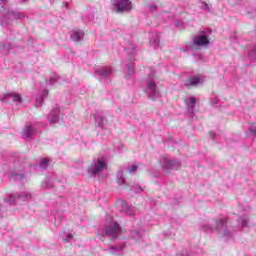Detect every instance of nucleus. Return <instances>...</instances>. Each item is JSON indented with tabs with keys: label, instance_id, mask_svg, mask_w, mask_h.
I'll return each instance as SVG.
<instances>
[{
	"label": "nucleus",
	"instance_id": "obj_1",
	"mask_svg": "<svg viewBox=\"0 0 256 256\" xmlns=\"http://www.w3.org/2000/svg\"><path fill=\"white\" fill-rule=\"evenodd\" d=\"M227 223L228 218L224 216L218 219H212L210 224L202 225L201 229L205 233H213V231H216L220 237L231 239L233 237V231H231V227H229Z\"/></svg>",
	"mask_w": 256,
	"mask_h": 256
},
{
	"label": "nucleus",
	"instance_id": "obj_2",
	"mask_svg": "<svg viewBox=\"0 0 256 256\" xmlns=\"http://www.w3.org/2000/svg\"><path fill=\"white\" fill-rule=\"evenodd\" d=\"M146 94L148 95L149 99L152 101H156L161 96L159 89L157 88V80L155 79V71H151L146 79Z\"/></svg>",
	"mask_w": 256,
	"mask_h": 256
},
{
	"label": "nucleus",
	"instance_id": "obj_3",
	"mask_svg": "<svg viewBox=\"0 0 256 256\" xmlns=\"http://www.w3.org/2000/svg\"><path fill=\"white\" fill-rule=\"evenodd\" d=\"M121 235V226L115 221H111L109 224H106L101 231L102 237H107L110 241H115L119 239Z\"/></svg>",
	"mask_w": 256,
	"mask_h": 256
},
{
	"label": "nucleus",
	"instance_id": "obj_4",
	"mask_svg": "<svg viewBox=\"0 0 256 256\" xmlns=\"http://www.w3.org/2000/svg\"><path fill=\"white\" fill-rule=\"evenodd\" d=\"M209 45V38L207 35L202 34L193 39L192 44H187L185 48H180L181 51L187 53V51H197L199 47H207Z\"/></svg>",
	"mask_w": 256,
	"mask_h": 256
},
{
	"label": "nucleus",
	"instance_id": "obj_5",
	"mask_svg": "<svg viewBox=\"0 0 256 256\" xmlns=\"http://www.w3.org/2000/svg\"><path fill=\"white\" fill-rule=\"evenodd\" d=\"M160 165L164 173H171L172 171H177L181 167V162L178 160H173L168 157H162L160 159Z\"/></svg>",
	"mask_w": 256,
	"mask_h": 256
},
{
	"label": "nucleus",
	"instance_id": "obj_6",
	"mask_svg": "<svg viewBox=\"0 0 256 256\" xmlns=\"http://www.w3.org/2000/svg\"><path fill=\"white\" fill-rule=\"evenodd\" d=\"M12 17L13 19L16 20H21V19H25V17H27V14H25V12H21V11H15V10H10L7 12L6 16H4L1 20V25H11V23H13V20L10 18Z\"/></svg>",
	"mask_w": 256,
	"mask_h": 256
},
{
	"label": "nucleus",
	"instance_id": "obj_7",
	"mask_svg": "<svg viewBox=\"0 0 256 256\" xmlns=\"http://www.w3.org/2000/svg\"><path fill=\"white\" fill-rule=\"evenodd\" d=\"M32 197L33 195H31L30 192H21L16 196H8V198L5 199V203H8L9 205H15V203H21V201H29L32 199Z\"/></svg>",
	"mask_w": 256,
	"mask_h": 256
},
{
	"label": "nucleus",
	"instance_id": "obj_8",
	"mask_svg": "<svg viewBox=\"0 0 256 256\" xmlns=\"http://www.w3.org/2000/svg\"><path fill=\"white\" fill-rule=\"evenodd\" d=\"M112 5L117 13H125L132 9L130 0H112Z\"/></svg>",
	"mask_w": 256,
	"mask_h": 256
},
{
	"label": "nucleus",
	"instance_id": "obj_9",
	"mask_svg": "<svg viewBox=\"0 0 256 256\" xmlns=\"http://www.w3.org/2000/svg\"><path fill=\"white\" fill-rule=\"evenodd\" d=\"M0 101H2L3 103H14L15 105H21L23 99L21 98L20 94L10 92L0 97Z\"/></svg>",
	"mask_w": 256,
	"mask_h": 256
},
{
	"label": "nucleus",
	"instance_id": "obj_10",
	"mask_svg": "<svg viewBox=\"0 0 256 256\" xmlns=\"http://www.w3.org/2000/svg\"><path fill=\"white\" fill-rule=\"evenodd\" d=\"M107 169V163L103 160H98L97 162L92 163L91 167L88 168L89 175H99L101 171Z\"/></svg>",
	"mask_w": 256,
	"mask_h": 256
},
{
	"label": "nucleus",
	"instance_id": "obj_11",
	"mask_svg": "<svg viewBox=\"0 0 256 256\" xmlns=\"http://www.w3.org/2000/svg\"><path fill=\"white\" fill-rule=\"evenodd\" d=\"M95 75L100 79H109L113 75V70L109 67H98L95 70Z\"/></svg>",
	"mask_w": 256,
	"mask_h": 256
},
{
	"label": "nucleus",
	"instance_id": "obj_12",
	"mask_svg": "<svg viewBox=\"0 0 256 256\" xmlns=\"http://www.w3.org/2000/svg\"><path fill=\"white\" fill-rule=\"evenodd\" d=\"M203 82H204L203 77L191 76L185 81L184 85L185 87H189V88L199 87V85H203Z\"/></svg>",
	"mask_w": 256,
	"mask_h": 256
},
{
	"label": "nucleus",
	"instance_id": "obj_13",
	"mask_svg": "<svg viewBox=\"0 0 256 256\" xmlns=\"http://www.w3.org/2000/svg\"><path fill=\"white\" fill-rule=\"evenodd\" d=\"M36 133H37V130L33 128V126L31 125V122H28L24 127V130L22 132V137L24 139H31V137H33V135H35Z\"/></svg>",
	"mask_w": 256,
	"mask_h": 256
},
{
	"label": "nucleus",
	"instance_id": "obj_14",
	"mask_svg": "<svg viewBox=\"0 0 256 256\" xmlns=\"http://www.w3.org/2000/svg\"><path fill=\"white\" fill-rule=\"evenodd\" d=\"M185 103L189 115L193 117V115H195V104L197 103V99L195 97H188L185 99Z\"/></svg>",
	"mask_w": 256,
	"mask_h": 256
},
{
	"label": "nucleus",
	"instance_id": "obj_15",
	"mask_svg": "<svg viewBox=\"0 0 256 256\" xmlns=\"http://www.w3.org/2000/svg\"><path fill=\"white\" fill-rule=\"evenodd\" d=\"M83 37H85V32L80 29H75L70 34V39L75 43H79V41H83Z\"/></svg>",
	"mask_w": 256,
	"mask_h": 256
},
{
	"label": "nucleus",
	"instance_id": "obj_16",
	"mask_svg": "<svg viewBox=\"0 0 256 256\" xmlns=\"http://www.w3.org/2000/svg\"><path fill=\"white\" fill-rule=\"evenodd\" d=\"M60 113L61 110L59 109V106H55L48 115V121L50 123H57V121H59Z\"/></svg>",
	"mask_w": 256,
	"mask_h": 256
},
{
	"label": "nucleus",
	"instance_id": "obj_17",
	"mask_svg": "<svg viewBox=\"0 0 256 256\" xmlns=\"http://www.w3.org/2000/svg\"><path fill=\"white\" fill-rule=\"evenodd\" d=\"M121 211L122 213H125L126 215H135L137 213V209L135 207L130 206L126 201H122L121 203Z\"/></svg>",
	"mask_w": 256,
	"mask_h": 256
},
{
	"label": "nucleus",
	"instance_id": "obj_18",
	"mask_svg": "<svg viewBox=\"0 0 256 256\" xmlns=\"http://www.w3.org/2000/svg\"><path fill=\"white\" fill-rule=\"evenodd\" d=\"M123 249H125V244H119L117 246H110L107 251L111 255H123Z\"/></svg>",
	"mask_w": 256,
	"mask_h": 256
},
{
	"label": "nucleus",
	"instance_id": "obj_19",
	"mask_svg": "<svg viewBox=\"0 0 256 256\" xmlns=\"http://www.w3.org/2000/svg\"><path fill=\"white\" fill-rule=\"evenodd\" d=\"M149 39H150V45H152V47H154V49H157V47H159V43H160L159 33L151 32L149 34Z\"/></svg>",
	"mask_w": 256,
	"mask_h": 256
},
{
	"label": "nucleus",
	"instance_id": "obj_20",
	"mask_svg": "<svg viewBox=\"0 0 256 256\" xmlns=\"http://www.w3.org/2000/svg\"><path fill=\"white\" fill-rule=\"evenodd\" d=\"M143 235H145V232L143 230H132L131 231L132 239L137 240L138 243H141L140 241L143 239Z\"/></svg>",
	"mask_w": 256,
	"mask_h": 256
},
{
	"label": "nucleus",
	"instance_id": "obj_21",
	"mask_svg": "<svg viewBox=\"0 0 256 256\" xmlns=\"http://www.w3.org/2000/svg\"><path fill=\"white\" fill-rule=\"evenodd\" d=\"M49 95V90H43L42 94L36 98V107H41L45 97Z\"/></svg>",
	"mask_w": 256,
	"mask_h": 256
},
{
	"label": "nucleus",
	"instance_id": "obj_22",
	"mask_svg": "<svg viewBox=\"0 0 256 256\" xmlns=\"http://www.w3.org/2000/svg\"><path fill=\"white\" fill-rule=\"evenodd\" d=\"M53 175L47 177L43 182H42V189H51L53 187Z\"/></svg>",
	"mask_w": 256,
	"mask_h": 256
},
{
	"label": "nucleus",
	"instance_id": "obj_23",
	"mask_svg": "<svg viewBox=\"0 0 256 256\" xmlns=\"http://www.w3.org/2000/svg\"><path fill=\"white\" fill-rule=\"evenodd\" d=\"M248 57L250 61H256V46L251 45L248 48Z\"/></svg>",
	"mask_w": 256,
	"mask_h": 256
},
{
	"label": "nucleus",
	"instance_id": "obj_24",
	"mask_svg": "<svg viewBox=\"0 0 256 256\" xmlns=\"http://www.w3.org/2000/svg\"><path fill=\"white\" fill-rule=\"evenodd\" d=\"M126 67H127L126 79H131V77L135 75V67L133 66L132 62L128 63Z\"/></svg>",
	"mask_w": 256,
	"mask_h": 256
},
{
	"label": "nucleus",
	"instance_id": "obj_25",
	"mask_svg": "<svg viewBox=\"0 0 256 256\" xmlns=\"http://www.w3.org/2000/svg\"><path fill=\"white\" fill-rule=\"evenodd\" d=\"M11 179H13V181H15V182L23 181L25 179V175H23L21 173H17V172H12Z\"/></svg>",
	"mask_w": 256,
	"mask_h": 256
},
{
	"label": "nucleus",
	"instance_id": "obj_26",
	"mask_svg": "<svg viewBox=\"0 0 256 256\" xmlns=\"http://www.w3.org/2000/svg\"><path fill=\"white\" fill-rule=\"evenodd\" d=\"M95 121H96L97 127H101V128L104 127V125H105V118L103 116L97 115L95 117Z\"/></svg>",
	"mask_w": 256,
	"mask_h": 256
},
{
	"label": "nucleus",
	"instance_id": "obj_27",
	"mask_svg": "<svg viewBox=\"0 0 256 256\" xmlns=\"http://www.w3.org/2000/svg\"><path fill=\"white\" fill-rule=\"evenodd\" d=\"M117 183L119 185H125V177L123 176V170H119L117 173Z\"/></svg>",
	"mask_w": 256,
	"mask_h": 256
},
{
	"label": "nucleus",
	"instance_id": "obj_28",
	"mask_svg": "<svg viewBox=\"0 0 256 256\" xmlns=\"http://www.w3.org/2000/svg\"><path fill=\"white\" fill-rule=\"evenodd\" d=\"M39 167L40 169H43V170L47 169V167H49V159L43 158L39 163Z\"/></svg>",
	"mask_w": 256,
	"mask_h": 256
},
{
	"label": "nucleus",
	"instance_id": "obj_29",
	"mask_svg": "<svg viewBox=\"0 0 256 256\" xmlns=\"http://www.w3.org/2000/svg\"><path fill=\"white\" fill-rule=\"evenodd\" d=\"M9 50H11V44H5V43L0 44V51H2V53H7V51Z\"/></svg>",
	"mask_w": 256,
	"mask_h": 256
},
{
	"label": "nucleus",
	"instance_id": "obj_30",
	"mask_svg": "<svg viewBox=\"0 0 256 256\" xmlns=\"http://www.w3.org/2000/svg\"><path fill=\"white\" fill-rule=\"evenodd\" d=\"M59 81V76L57 77H52L49 80H46V85L51 86V85H56V83Z\"/></svg>",
	"mask_w": 256,
	"mask_h": 256
},
{
	"label": "nucleus",
	"instance_id": "obj_31",
	"mask_svg": "<svg viewBox=\"0 0 256 256\" xmlns=\"http://www.w3.org/2000/svg\"><path fill=\"white\" fill-rule=\"evenodd\" d=\"M199 7H200V9H203L204 11H211V9L209 8V4H207L205 2H199Z\"/></svg>",
	"mask_w": 256,
	"mask_h": 256
},
{
	"label": "nucleus",
	"instance_id": "obj_32",
	"mask_svg": "<svg viewBox=\"0 0 256 256\" xmlns=\"http://www.w3.org/2000/svg\"><path fill=\"white\" fill-rule=\"evenodd\" d=\"M131 191L134 193H141L143 191V188L139 185H135L131 187Z\"/></svg>",
	"mask_w": 256,
	"mask_h": 256
},
{
	"label": "nucleus",
	"instance_id": "obj_33",
	"mask_svg": "<svg viewBox=\"0 0 256 256\" xmlns=\"http://www.w3.org/2000/svg\"><path fill=\"white\" fill-rule=\"evenodd\" d=\"M249 131H250V133H252V135H253L254 137H256V123L250 124V126H249Z\"/></svg>",
	"mask_w": 256,
	"mask_h": 256
},
{
	"label": "nucleus",
	"instance_id": "obj_34",
	"mask_svg": "<svg viewBox=\"0 0 256 256\" xmlns=\"http://www.w3.org/2000/svg\"><path fill=\"white\" fill-rule=\"evenodd\" d=\"M64 243H71L73 241V235L67 234L66 237L63 238Z\"/></svg>",
	"mask_w": 256,
	"mask_h": 256
},
{
	"label": "nucleus",
	"instance_id": "obj_35",
	"mask_svg": "<svg viewBox=\"0 0 256 256\" xmlns=\"http://www.w3.org/2000/svg\"><path fill=\"white\" fill-rule=\"evenodd\" d=\"M240 221L242 229H245V227H249V221L247 219H242Z\"/></svg>",
	"mask_w": 256,
	"mask_h": 256
},
{
	"label": "nucleus",
	"instance_id": "obj_36",
	"mask_svg": "<svg viewBox=\"0 0 256 256\" xmlns=\"http://www.w3.org/2000/svg\"><path fill=\"white\" fill-rule=\"evenodd\" d=\"M211 103L212 105H219V98H217V96H212Z\"/></svg>",
	"mask_w": 256,
	"mask_h": 256
},
{
	"label": "nucleus",
	"instance_id": "obj_37",
	"mask_svg": "<svg viewBox=\"0 0 256 256\" xmlns=\"http://www.w3.org/2000/svg\"><path fill=\"white\" fill-rule=\"evenodd\" d=\"M137 171V166L133 165L128 167V172L130 173V175H133V173H135Z\"/></svg>",
	"mask_w": 256,
	"mask_h": 256
},
{
	"label": "nucleus",
	"instance_id": "obj_38",
	"mask_svg": "<svg viewBox=\"0 0 256 256\" xmlns=\"http://www.w3.org/2000/svg\"><path fill=\"white\" fill-rule=\"evenodd\" d=\"M247 15H249L250 17H256V10L253 9L252 11H247Z\"/></svg>",
	"mask_w": 256,
	"mask_h": 256
},
{
	"label": "nucleus",
	"instance_id": "obj_39",
	"mask_svg": "<svg viewBox=\"0 0 256 256\" xmlns=\"http://www.w3.org/2000/svg\"><path fill=\"white\" fill-rule=\"evenodd\" d=\"M174 25H175L176 27H183V23H182L180 20H176V21L174 22Z\"/></svg>",
	"mask_w": 256,
	"mask_h": 256
},
{
	"label": "nucleus",
	"instance_id": "obj_40",
	"mask_svg": "<svg viewBox=\"0 0 256 256\" xmlns=\"http://www.w3.org/2000/svg\"><path fill=\"white\" fill-rule=\"evenodd\" d=\"M149 9L150 11H155V9H157V6L152 4L149 6Z\"/></svg>",
	"mask_w": 256,
	"mask_h": 256
},
{
	"label": "nucleus",
	"instance_id": "obj_41",
	"mask_svg": "<svg viewBox=\"0 0 256 256\" xmlns=\"http://www.w3.org/2000/svg\"><path fill=\"white\" fill-rule=\"evenodd\" d=\"M130 49L132 50L130 53H131V56L134 57L135 55V47L131 46Z\"/></svg>",
	"mask_w": 256,
	"mask_h": 256
},
{
	"label": "nucleus",
	"instance_id": "obj_42",
	"mask_svg": "<svg viewBox=\"0 0 256 256\" xmlns=\"http://www.w3.org/2000/svg\"><path fill=\"white\" fill-rule=\"evenodd\" d=\"M209 135H210L211 139H215V132H210Z\"/></svg>",
	"mask_w": 256,
	"mask_h": 256
},
{
	"label": "nucleus",
	"instance_id": "obj_43",
	"mask_svg": "<svg viewBox=\"0 0 256 256\" xmlns=\"http://www.w3.org/2000/svg\"><path fill=\"white\" fill-rule=\"evenodd\" d=\"M7 0H0V5H6Z\"/></svg>",
	"mask_w": 256,
	"mask_h": 256
},
{
	"label": "nucleus",
	"instance_id": "obj_44",
	"mask_svg": "<svg viewBox=\"0 0 256 256\" xmlns=\"http://www.w3.org/2000/svg\"><path fill=\"white\" fill-rule=\"evenodd\" d=\"M98 237H100V239H102V241H103V237H104V236L101 235V232L98 233Z\"/></svg>",
	"mask_w": 256,
	"mask_h": 256
},
{
	"label": "nucleus",
	"instance_id": "obj_45",
	"mask_svg": "<svg viewBox=\"0 0 256 256\" xmlns=\"http://www.w3.org/2000/svg\"><path fill=\"white\" fill-rule=\"evenodd\" d=\"M3 211V206L0 204V213Z\"/></svg>",
	"mask_w": 256,
	"mask_h": 256
},
{
	"label": "nucleus",
	"instance_id": "obj_46",
	"mask_svg": "<svg viewBox=\"0 0 256 256\" xmlns=\"http://www.w3.org/2000/svg\"><path fill=\"white\" fill-rule=\"evenodd\" d=\"M50 3H55V0H49Z\"/></svg>",
	"mask_w": 256,
	"mask_h": 256
},
{
	"label": "nucleus",
	"instance_id": "obj_47",
	"mask_svg": "<svg viewBox=\"0 0 256 256\" xmlns=\"http://www.w3.org/2000/svg\"><path fill=\"white\" fill-rule=\"evenodd\" d=\"M9 39H10V40H13V38H12V37H10Z\"/></svg>",
	"mask_w": 256,
	"mask_h": 256
},
{
	"label": "nucleus",
	"instance_id": "obj_48",
	"mask_svg": "<svg viewBox=\"0 0 256 256\" xmlns=\"http://www.w3.org/2000/svg\"><path fill=\"white\" fill-rule=\"evenodd\" d=\"M188 256H191V254H189Z\"/></svg>",
	"mask_w": 256,
	"mask_h": 256
}]
</instances>
